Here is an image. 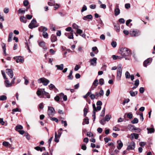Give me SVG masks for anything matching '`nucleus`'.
Listing matches in <instances>:
<instances>
[{"mask_svg":"<svg viewBox=\"0 0 155 155\" xmlns=\"http://www.w3.org/2000/svg\"><path fill=\"white\" fill-rule=\"evenodd\" d=\"M54 99L57 102H58L60 99L59 96L57 95L56 96L54 97Z\"/></svg>","mask_w":155,"mask_h":155,"instance_id":"nucleus-52","label":"nucleus"},{"mask_svg":"<svg viewBox=\"0 0 155 155\" xmlns=\"http://www.w3.org/2000/svg\"><path fill=\"white\" fill-rule=\"evenodd\" d=\"M20 21L24 23H25L27 22V20L26 18L24 16H22L20 17Z\"/></svg>","mask_w":155,"mask_h":155,"instance_id":"nucleus-21","label":"nucleus"},{"mask_svg":"<svg viewBox=\"0 0 155 155\" xmlns=\"http://www.w3.org/2000/svg\"><path fill=\"white\" fill-rule=\"evenodd\" d=\"M152 59L151 58H149L145 60L143 63V65L144 67H147L150 65L152 61Z\"/></svg>","mask_w":155,"mask_h":155,"instance_id":"nucleus-8","label":"nucleus"},{"mask_svg":"<svg viewBox=\"0 0 155 155\" xmlns=\"http://www.w3.org/2000/svg\"><path fill=\"white\" fill-rule=\"evenodd\" d=\"M89 96L90 97L91 99L92 100H94L95 98V95L93 94H91Z\"/></svg>","mask_w":155,"mask_h":155,"instance_id":"nucleus-40","label":"nucleus"},{"mask_svg":"<svg viewBox=\"0 0 155 155\" xmlns=\"http://www.w3.org/2000/svg\"><path fill=\"white\" fill-rule=\"evenodd\" d=\"M29 4V2L27 0H25L23 2V5L24 6H27Z\"/></svg>","mask_w":155,"mask_h":155,"instance_id":"nucleus-62","label":"nucleus"},{"mask_svg":"<svg viewBox=\"0 0 155 155\" xmlns=\"http://www.w3.org/2000/svg\"><path fill=\"white\" fill-rule=\"evenodd\" d=\"M5 85L6 87H9L12 86L11 83H10L8 80H6L5 82Z\"/></svg>","mask_w":155,"mask_h":155,"instance_id":"nucleus-19","label":"nucleus"},{"mask_svg":"<svg viewBox=\"0 0 155 155\" xmlns=\"http://www.w3.org/2000/svg\"><path fill=\"white\" fill-rule=\"evenodd\" d=\"M92 106L93 109V113H96V107L94 104H92Z\"/></svg>","mask_w":155,"mask_h":155,"instance_id":"nucleus-55","label":"nucleus"},{"mask_svg":"<svg viewBox=\"0 0 155 155\" xmlns=\"http://www.w3.org/2000/svg\"><path fill=\"white\" fill-rule=\"evenodd\" d=\"M117 147L118 150H120L123 146V143L120 140H118L117 141Z\"/></svg>","mask_w":155,"mask_h":155,"instance_id":"nucleus-13","label":"nucleus"},{"mask_svg":"<svg viewBox=\"0 0 155 155\" xmlns=\"http://www.w3.org/2000/svg\"><path fill=\"white\" fill-rule=\"evenodd\" d=\"M55 112V110L53 107H48V114L49 117H51L53 116L54 115Z\"/></svg>","mask_w":155,"mask_h":155,"instance_id":"nucleus-5","label":"nucleus"},{"mask_svg":"<svg viewBox=\"0 0 155 155\" xmlns=\"http://www.w3.org/2000/svg\"><path fill=\"white\" fill-rule=\"evenodd\" d=\"M122 71V65L121 64H119L117 66V72L116 79L118 81H119L121 80Z\"/></svg>","mask_w":155,"mask_h":155,"instance_id":"nucleus-2","label":"nucleus"},{"mask_svg":"<svg viewBox=\"0 0 155 155\" xmlns=\"http://www.w3.org/2000/svg\"><path fill=\"white\" fill-rule=\"evenodd\" d=\"M81 148L83 150H86L87 149V147L84 144L82 145L81 147Z\"/></svg>","mask_w":155,"mask_h":155,"instance_id":"nucleus-63","label":"nucleus"},{"mask_svg":"<svg viewBox=\"0 0 155 155\" xmlns=\"http://www.w3.org/2000/svg\"><path fill=\"white\" fill-rule=\"evenodd\" d=\"M139 115L140 116V119L141 121H143V120L144 118L143 117V114L140 113V114Z\"/></svg>","mask_w":155,"mask_h":155,"instance_id":"nucleus-59","label":"nucleus"},{"mask_svg":"<svg viewBox=\"0 0 155 155\" xmlns=\"http://www.w3.org/2000/svg\"><path fill=\"white\" fill-rule=\"evenodd\" d=\"M35 149L38 151H40L41 152L42 151V149L40 147L37 146L34 148Z\"/></svg>","mask_w":155,"mask_h":155,"instance_id":"nucleus-50","label":"nucleus"},{"mask_svg":"<svg viewBox=\"0 0 155 155\" xmlns=\"http://www.w3.org/2000/svg\"><path fill=\"white\" fill-rule=\"evenodd\" d=\"M74 33V31H72L70 33H65V35L68 38L70 39H73L74 38L73 34Z\"/></svg>","mask_w":155,"mask_h":155,"instance_id":"nucleus-12","label":"nucleus"},{"mask_svg":"<svg viewBox=\"0 0 155 155\" xmlns=\"http://www.w3.org/2000/svg\"><path fill=\"white\" fill-rule=\"evenodd\" d=\"M101 90L99 91V97H101V96H103L104 94V92L103 90L101 89Z\"/></svg>","mask_w":155,"mask_h":155,"instance_id":"nucleus-49","label":"nucleus"},{"mask_svg":"<svg viewBox=\"0 0 155 155\" xmlns=\"http://www.w3.org/2000/svg\"><path fill=\"white\" fill-rule=\"evenodd\" d=\"M55 67L57 68V70H62L64 68V64H61L60 65H56Z\"/></svg>","mask_w":155,"mask_h":155,"instance_id":"nucleus-18","label":"nucleus"},{"mask_svg":"<svg viewBox=\"0 0 155 155\" xmlns=\"http://www.w3.org/2000/svg\"><path fill=\"white\" fill-rule=\"evenodd\" d=\"M92 50L93 51H96L95 52L96 54H97L98 52V50L96 47H93L92 48Z\"/></svg>","mask_w":155,"mask_h":155,"instance_id":"nucleus-38","label":"nucleus"},{"mask_svg":"<svg viewBox=\"0 0 155 155\" xmlns=\"http://www.w3.org/2000/svg\"><path fill=\"white\" fill-rule=\"evenodd\" d=\"M135 147V144L134 142L132 141L130 142V144L128 146L127 150H134Z\"/></svg>","mask_w":155,"mask_h":155,"instance_id":"nucleus-7","label":"nucleus"},{"mask_svg":"<svg viewBox=\"0 0 155 155\" xmlns=\"http://www.w3.org/2000/svg\"><path fill=\"white\" fill-rule=\"evenodd\" d=\"M111 45L113 47H115L117 46V43L115 41H112L111 43Z\"/></svg>","mask_w":155,"mask_h":155,"instance_id":"nucleus-56","label":"nucleus"},{"mask_svg":"<svg viewBox=\"0 0 155 155\" xmlns=\"http://www.w3.org/2000/svg\"><path fill=\"white\" fill-rule=\"evenodd\" d=\"M83 19L84 20H87V19H90L92 20V16L91 15H88L86 16H84Z\"/></svg>","mask_w":155,"mask_h":155,"instance_id":"nucleus-15","label":"nucleus"},{"mask_svg":"<svg viewBox=\"0 0 155 155\" xmlns=\"http://www.w3.org/2000/svg\"><path fill=\"white\" fill-rule=\"evenodd\" d=\"M72 27H73V28H74L75 29H78L79 28V26L76 25L75 23H73L72 25Z\"/></svg>","mask_w":155,"mask_h":155,"instance_id":"nucleus-46","label":"nucleus"},{"mask_svg":"<svg viewBox=\"0 0 155 155\" xmlns=\"http://www.w3.org/2000/svg\"><path fill=\"white\" fill-rule=\"evenodd\" d=\"M65 30L67 31H71H71H74L70 27L66 28L65 29Z\"/></svg>","mask_w":155,"mask_h":155,"instance_id":"nucleus-58","label":"nucleus"},{"mask_svg":"<svg viewBox=\"0 0 155 155\" xmlns=\"http://www.w3.org/2000/svg\"><path fill=\"white\" fill-rule=\"evenodd\" d=\"M13 33L12 32L9 33L8 35V41L9 42L12 41V38L13 36Z\"/></svg>","mask_w":155,"mask_h":155,"instance_id":"nucleus-24","label":"nucleus"},{"mask_svg":"<svg viewBox=\"0 0 155 155\" xmlns=\"http://www.w3.org/2000/svg\"><path fill=\"white\" fill-rule=\"evenodd\" d=\"M73 73L72 71L71 70L70 71V73L69 74V75L68 76V79L70 80H72L73 78V77L72 76V74Z\"/></svg>","mask_w":155,"mask_h":155,"instance_id":"nucleus-28","label":"nucleus"},{"mask_svg":"<svg viewBox=\"0 0 155 155\" xmlns=\"http://www.w3.org/2000/svg\"><path fill=\"white\" fill-rule=\"evenodd\" d=\"M6 71L7 74L10 77L12 78L13 76V73L12 70L11 69H7Z\"/></svg>","mask_w":155,"mask_h":155,"instance_id":"nucleus-11","label":"nucleus"},{"mask_svg":"<svg viewBox=\"0 0 155 155\" xmlns=\"http://www.w3.org/2000/svg\"><path fill=\"white\" fill-rule=\"evenodd\" d=\"M91 90H90L85 95H84L83 96V97L85 98V99H86L87 97L88 96H89V95H90V94H91Z\"/></svg>","mask_w":155,"mask_h":155,"instance_id":"nucleus-33","label":"nucleus"},{"mask_svg":"<svg viewBox=\"0 0 155 155\" xmlns=\"http://www.w3.org/2000/svg\"><path fill=\"white\" fill-rule=\"evenodd\" d=\"M84 117H85L87 115V113L88 110L87 108H85L84 110Z\"/></svg>","mask_w":155,"mask_h":155,"instance_id":"nucleus-53","label":"nucleus"},{"mask_svg":"<svg viewBox=\"0 0 155 155\" xmlns=\"http://www.w3.org/2000/svg\"><path fill=\"white\" fill-rule=\"evenodd\" d=\"M87 10V7L86 6L84 5L83 6V7L82 9L81 10V12H83L84 11H86Z\"/></svg>","mask_w":155,"mask_h":155,"instance_id":"nucleus-51","label":"nucleus"},{"mask_svg":"<svg viewBox=\"0 0 155 155\" xmlns=\"http://www.w3.org/2000/svg\"><path fill=\"white\" fill-rule=\"evenodd\" d=\"M99 83V84L101 85H103L104 84V79L103 78H101L100 79Z\"/></svg>","mask_w":155,"mask_h":155,"instance_id":"nucleus-41","label":"nucleus"},{"mask_svg":"<svg viewBox=\"0 0 155 155\" xmlns=\"http://www.w3.org/2000/svg\"><path fill=\"white\" fill-rule=\"evenodd\" d=\"M114 29L117 32H119L120 31V28L118 24L114 25Z\"/></svg>","mask_w":155,"mask_h":155,"instance_id":"nucleus-22","label":"nucleus"},{"mask_svg":"<svg viewBox=\"0 0 155 155\" xmlns=\"http://www.w3.org/2000/svg\"><path fill=\"white\" fill-rule=\"evenodd\" d=\"M120 13V11L119 8H115L114 10L115 15L116 16L118 15Z\"/></svg>","mask_w":155,"mask_h":155,"instance_id":"nucleus-26","label":"nucleus"},{"mask_svg":"<svg viewBox=\"0 0 155 155\" xmlns=\"http://www.w3.org/2000/svg\"><path fill=\"white\" fill-rule=\"evenodd\" d=\"M80 68V67L78 65H76L74 68V70L75 71H77Z\"/></svg>","mask_w":155,"mask_h":155,"instance_id":"nucleus-60","label":"nucleus"},{"mask_svg":"<svg viewBox=\"0 0 155 155\" xmlns=\"http://www.w3.org/2000/svg\"><path fill=\"white\" fill-rule=\"evenodd\" d=\"M97 58H94L89 61L90 63V65L93 66H95L97 64Z\"/></svg>","mask_w":155,"mask_h":155,"instance_id":"nucleus-10","label":"nucleus"},{"mask_svg":"<svg viewBox=\"0 0 155 155\" xmlns=\"http://www.w3.org/2000/svg\"><path fill=\"white\" fill-rule=\"evenodd\" d=\"M106 121L104 119H102L101 120L100 122V123L102 125H104L105 124V121Z\"/></svg>","mask_w":155,"mask_h":155,"instance_id":"nucleus-54","label":"nucleus"},{"mask_svg":"<svg viewBox=\"0 0 155 155\" xmlns=\"http://www.w3.org/2000/svg\"><path fill=\"white\" fill-rule=\"evenodd\" d=\"M105 108H104L102 111H101V113L100 114V116L101 117H103L105 115Z\"/></svg>","mask_w":155,"mask_h":155,"instance_id":"nucleus-36","label":"nucleus"},{"mask_svg":"<svg viewBox=\"0 0 155 155\" xmlns=\"http://www.w3.org/2000/svg\"><path fill=\"white\" fill-rule=\"evenodd\" d=\"M139 134L136 133L131 134L130 135V138L131 140H132L134 138V137L136 139H137L138 138Z\"/></svg>","mask_w":155,"mask_h":155,"instance_id":"nucleus-14","label":"nucleus"},{"mask_svg":"<svg viewBox=\"0 0 155 155\" xmlns=\"http://www.w3.org/2000/svg\"><path fill=\"white\" fill-rule=\"evenodd\" d=\"M22 129L23 127L21 125H17L15 128V130L17 131L19 130H21Z\"/></svg>","mask_w":155,"mask_h":155,"instance_id":"nucleus-29","label":"nucleus"},{"mask_svg":"<svg viewBox=\"0 0 155 155\" xmlns=\"http://www.w3.org/2000/svg\"><path fill=\"white\" fill-rule=\"evenodd\" d=\"M43 36L45 38H47L48 37V34L46 32H44L43 33Z\"/></svg>","mask_w":155,"mask_h":155,"instance_id":"nucleus-44","label":"nucleus"},{"mask_svg":"<svg viewBox=\"0 0 155 155\" xmlns=\"http://www.w3.org/2000/svg\"><path fill=\"white\" fill-rule=\"evenodd\" d=\"M100 24H98L97 25L98 27V29H99L101 28V27H102L104 26V24L103 22L100 19V22L99 23Z\"/></svg>","mask_w":155,"mask_h":155,"instance_id":"nucleus-27","label":"nucleus"},{"mask_svg":"<svg viewBox=\"0 0 155 155\" xmlns=\"http://www.w3.org/2000/svg\"><path fill=\"white\" fill-rule=\"evenodd\" d=\"M130 34L132 36L137 37L140 35V32L137 30L133 29L130 31Z\"/></svg>","mask_w":155,"mask_h":155,"instance_id":"nucleus-6","label":"nucleus"},{"mask_svg":"<svg viewBox=\"0 0 155 155\" xmlns=\"http://www.w3.org/2000/svg\"><path fill=\"white\" fill-rule=\"evenodd\" d=\"M89 123V121L88 117H86L84 119L82 123L83 125H84L85 124H88Z\"/></svg>","mask_w":155,"mask_h":155,"instance_id":"nucleus-20","label":"nucleus"},{"mask_svg":"<svg viewBox=\"0 0 155 155\" xmlns=\"http://www.w3.org/2000/svg\"><path fill=\"white\" fill-rule=\"evenodd\" d=\"M111 117V116L109 114H107L105 116L104 119L106 121H108L110 119Z\"/></svg>","mask_w":155,"mask_h":155,"instance_id":"nucleus-31","label":"nucleus"},{"mask_svg":"<svg viewBox=\"0 0 155 155\" xmlns=\"http://www.w3.org/2000/svg\"><path fill=\"white\" fill-rule=\"evenodd\" d=\"M144 89L143 87H141L139 89L140 92L141 93H143L144 92Z\"/></svg>","mask_w":155,"mask_h":155,"instance_id":"nucleus-64","label":"nucleus"},{"mask_svg":"<svg viewBox=\"0 0 155 155\" xmlns=\"http://www.w3.org/2000/svg\"><path fill=\"white\" fill-rule=\"evenodd\" d=\"M14 59L16 61L17 63L20 62L22 63L24 61V58L21 56L15 57L14 58Z\"/></svg>","mask_w":155,"mask_h":155,"instance_id":"nucleus-9","label":"nucleus"},{"mask_svg":"<svg viewBox=\"0 0 155 155\" xmlns=\"http://www.w3.org/2000/svg\"><path fill=\"white\" fill-rule=\"evenodd\" d=\"M7 97L6 96L4 95L0 96V100L3 101L7 99Z\"/></svg>","mask_w":155,"mask_h":155,"instance_id":"nucleus-32","label":"nucleus"},{"mask_svg":"<svg viewBox=\"0 0 155 155\" xmlns=\"http://www.w3.org/2000/svg\"><path fill=\"white\" fill-rule=\"evenodd\" d=\"M133 129L134 130H136V131H135L136 132L139 133L141 131V129L140 128H139L136 127H134V126L133 127Z\"/></svg>","mask_w":155,"mask_h":155,"instance_id":"nucleus-35","label":"nucleus"},{"mask_svg":"<svg viewBox=\"0 0 155 155\" xmlns=\"http://www.w3.org/2000/svg\"><path fill=\"white\" fill-rule=\"evenodd\" d=\"M129 93L130 94V95L132 97H134L137 94V91H135V92H134L132 91H129Z\"/></svg>","mask_w":155,"mask_h":155,"instance_id":"nucleus-23","label":"nucleus"},{"mask_svg":"<svg viewBox=\"0 0 155 155\" xmlns=\"http://www.w3.org/2000/svg\"><path fill=\"white\" fill-rule=\"evenodd\" d=\"M60 136H59L57 134V133L56 132H55V139L54 141L58 143L59 141V139L60 138Z\"/></svg>","mask_w":155,"mask_h":155,"instance_id":"nucleus-17","label":"nucleus"},{"mask_svg":"<svg viewBox=\"0 0 155 155\" xmlns=\"http://www.w3.org/2000/svg\"><path fill=\"white\" fill-rule=\"evenodd\" d=\"M2 49L3 50L4 54H5V55L6 56V48H5V45L4 43H2Z\"/></svg>","mask_w":155,"mask_h":155,"instance_id":"nucleus-30","label":"nucleus"},{"mask_svg":"<svg viewBox=\"0 0 155 155\" xmlns=\"http://www.w3.org/2000/svg\"><path fill=\"white\" fill-rule=\"evenodd\" d=\"M138 122V119L137 118H135L133 120L131 121V123L133 124H135L137 123Z\"/></svg>","mask_w":155,"mask_h":155,"instance_id":"nucleus-34","label":"nucleus"},{"mask_svg":"<svg viewBox=\"0 0 155 155\" xmlns=\"http://www.w3.org/2000/svg\"><path fill=\"white\" fill-rule=\"evenodd\" d=\"M102 103L100 101H98L96 103V105L97 106H101L102 105Z\"/></svg>","mask_w":155,"mask_h":155,"instance_id":"nucleus-57","label":"nucleus"},{"mask_svg":"<svg viewBox=\"0 0 155 155\" xmlns=\"http://www.w3.org/2000/svg\"><path fill=\"white\" fill-rule=\"evenodd\" d=\"M50 119L51 120L55 121L57 123H58V120L56 117H50Z\"/></svg>","mask_w":155,"mask_h":155,"instance_id":"nucleus-39","label":"nucleus"},{"mask_svg":"<svg viewBox=\"0 0 155 155\" xmlns=\"http://www.w3.org/2000/svg\"><path fill=\"white\" fill-rule=\"evenodd\" d=\"M139 84V81L138 79H137L135 80L134 85L137 87Z\"/></svg>","mask_w":155,"mask_h":155,"instance_id":"nucleus-48","label":"nucleus"},{"mask_svg":"<svg viewBox=\"0 0 155 155\" xmlns=\"http://www.w3.org/2000/svg\"><path fill=\"white\" fill-rule=\"evenodd\" d=\"M38 25L37 23V21L35 19H33L29 25L28 27L29 28L32 29L34 28L38 27Z\"/></svg>","mask_w":155,"mask_h":155,"instance_id":"nucleus-3","label":"nucleus"},{"mask_svg":"<svg viewBox=\"0 0 155 155\" xmlns=\"http://www.w3.org/2000/svg\"><path fill=\"white\" fill-rule=\"evenodd\" d=\"M127 117L129 119H131L133 117V115L131 113H129L127 114Z\"/></svg>","mask_w":155,"mask_h":155,"instance_id":"nucleus-43","label":"nucleus"},{"mask_svg":"<svg viewBox=\"0 0 155 155\" xmlns=\"http://www.w3.org/2000/svg\"><path fill=\"white\" fill-rule=\"evenodd\" d=\"M38 81V83H42L45 86L47 85L50 82L49 80L44 78L39 79Z\"/></svg>","mask_w":155,"mask_h":155,"instance_id":"nucleus-4","label":"nucleus"},{"mask_svg":"<svg viewBox=\"0 0 155 155\" xmlns=\"http://www.w3.org/2000/svg\"><path fill=\"white\" fill-rule=\"evenodd\" d=\"M119 53L124 58L130 56L131 54V50L127 48H121Z\"/></svg>","mask_w":155,"mask_h":155,"instance_id":"nucleus-1","label":"nucleus"},{"mask_svg":"<svg viewBox=\"0 0 155 155\" xmlns=\"http://www.w3.org/2000/svg\"><path fill=\"white\" fill-rule=\"evenodd\" d=\"M125 77L126 78H130V75L129 72L128 71H127L125 73Z\"/></svg>","mask_w":155,"mask_h":155,"instance_id":"nucleus-42","label":"nucleus"},{"mask_svg":"<svg viewBox=\"0 0 155 155\" xmlns=\"http://www.w3.org/2000/svg\"><path fill=\"white\" fill-rule=\"evenodd\" d=\"M37 94L38 96H39L41 95V89H38V90L37 92Z\"/></svg>","mask_w":155,"mask_h":155,"instance_id":"nucleus-61","label":"nucleus"},{"mask_svg":"<svg viewBox=\"0 0 155 155\" xmlns=\"http://www.w3.org/2000/svg\"><path fill=\"white\" fill-rule=\"evenodd\" d=\"M147 130H148V133H150L151 134L153 133L154 131V128L153 127H152L151 128H147Z\"/></svg>","mask_w":155,"mask_h":155,"instance_id":"nucleus-25","label":"nucleus"},{"mask_svg":"<svg viewBox=\"0 0 155 155\" xmlns=\"http://www.w3.org/2000/svg\"><path fill=\"white\" fill-rule=\"evenodd\" d=\"M2 144L5 147H7L9 145H10L8 142L6 141L3 142L2 143Z\"/></svg>","mask_w":155,"mask_h":155,"instance_id":"nucleus-45","label":"nucleus"},{"mask_svg":"<svg viewBox=\"0 0 155 155\" xmlns=\"http://www.w3.org/2000/svg\"><path fill=\"white\" fill-rule=\"evenodd\" d=\"M39 45L42 47H44L45 46V42L44 41H41L39 43Z\"/></svg>","mask_w":155,"mask_h":155,"instance_id":"nucleus-47","label":"nucleus"},{"mask_svg":"<svg viewBox=\"0 0 155 155\" xmlns=\"http://www.w3.org/2000/svg\"><path fill=\"white\" fill-rule=\"evenodd\" d=\"M98 83H99L98 80L97 79H96L94 81L93 83V85H94L95 87H96L98 84Z\"/></svg>","mask_w":155,"mask_h":155,"instance_id":"nucleus-37","label":"nucleus"},{"mask_svg":"<svg viewBox=\"0 0 155 155\" xmlns=\"http://www.w3.org/2000/svg\"><path fill=\"white\" fill-rule=\"evenodd\" d=\"M51 40L52 42L56 41L57 40V38L56 36L54 35H52L51 37Z\"/></svg>","mask_w":155,"mask_h":155,"instance_id":"nucleus-16","label":"nucleus"}]
</instances>
